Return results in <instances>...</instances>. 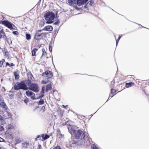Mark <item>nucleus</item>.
Segmentation results:
<instances>
[{"instance_id": "obj_47", "label": "nucleus", "mask_w": 149, "mask_h": 149, "mask_svg": "<svg viewBox=\"0 0 149 149\" xmlns=\"http://www.w3.org/2000/svg\"><path fill=\"white\" fill-rule=\"evenodd\" d=\"M30 97H31V98L32 100H36V98L34 96H31Z\"/></svg>"}, {"instance_id": "obj_42", "label": "nucleus", "mask_w": 149, "mask_h": 149, "mask_svg": "<svg viewBox=\"0 0 149 149\" xmlns=\"http://www.w3.org/2000/svg\"><path fill=\"white\" fill-rule=\"evenodd\" d=\"M27 99H24V102L26 104H27L28 102V100L27 98Z\"/></svg>"}, {"instance_id": "obj_58", "label": "nucleus", "mask_w": 149, "mask_h": 149, "mask_svg": "<svg viewBox=\"0 0 149 149\" xmlns=\"http://www.w3.org/2000/svg\"><path fill=\"white\" fill-rule=\"evenodd\" d=\"M3 120V118L2 117L1 115H0V121H1L2 120Z\"/></svg>"}, {"instance_id": "obj_41", "label": "nucleus", "mask_w": 149, "mask_h": 149, "mask_svg": "<svg viewBox=\"0 0 149 149\" xmlns=\"http://www.w3.org/2000/svg\"><path fill=\"white\" fill-rule=\"evenodd\" d=\"M55 18H56V19H57L58 18V11H56V12H55Z\"/></svg>"}, {"instance_id": "obj_50", "label": "nucleus", "mask_w": 149, "mask_h": 149, "mask_svg": "<svg viewBox=\"0 0 149 149\" xmlns=\"http://www.w3.org/2000/svg\"><path fill=\"white\" fill-rule=\"evenodd\" d=\"M9 96L11 98L13 97L14 96V95L12 94H10L9 95Z\"/></svg>"}, {"instance_id": "obj_51", "label": "nucleus", "mask_w": 149, "mask_h": 149, "mask_svg": "<svg viewBox=\"0 0 149 149\" xmlns=\"http://www.w3.org/2000/svg\"><path fill=\"white\" fill-rule=\"evenodd\" d=\"M40 93V94H41V95H44V93H45V91H42L41 90Z\"/></svg>"}, {"instance_id": "obj_14", "label": "nucleus", "mask_w": 149, "mask_h": 149, "mask_svg": "<svg viewBox=\"0 0 149 149\" xmlns=\"http://www.w3.org/2000/svg\"><path fill=\"white\" fill-rule=\"evenodd\" d=\"M27 76L28 77L27 79L28 80H30L31 81L34 79V77L31 72H28L27 74Z\"/></svg>"}, {"instance_id": "obj_27", "label": "nucleus", "mask_w": 149, "mask_h": 149, "mask_svg": "<svg viewBox=\"0 0 149 149\" xmlns=\"http://www.w3.org/2000/svg\"><path fill=\"white\" fill-rule=\"evenodd\" d=\"M91 149H99L94 144L91 145Z\"/></svg>"}, {"instance_id": "obj_60", "label": "nucleus", "mask_w": 149, "mask_h": 149, "mask_svg": "<svg viewBox=\"0 0 149 149\" xmlns=\"http://www.w3.org/2000/svg\"><path fill=\"white\" fill-rule=\"evenodd\" d=\"M41 136V135L40 136V135H38L36 136V138H37L38 139V138H39Z\"/></svg>"}, {"instance_id": "obj_34", "label": "nucleus", "mask_w": 149, "mask_h": 149, "mask_svg": "<svg viewBox=\"0 0 149 149\" xmlns=\"http://www.w3.org/2000/svg\"><path fill=\"white\" fill-rule=\"evenodd\" d=\"M45 106H42V107L40 109V111H42L43 112H45Z\"/></svg>"}, {"instance_id": "obj_45", "label": "nucleus", "mask_w": 149, "mask_h": 149, "mask_svg": "<svg viewBox=\"0 0 149 149\" xmlns=\"http://www.w3.org/2000/svg\"><path fill=\"white\" fill-rule=\"evenodd\" d=\"M49 51L51 52H52V47H49Z\"/></svg>"}, {"instance_id": "obj_46", "label": "nucleus", "mask_w": 149, "mask_h": 149, "mask_svg": "<svg viewBox=\"0 0 149 149\" xmlns=\"http://www.w3.org/2000/svg\"><path fill=\"white\" fill-rule=\"evenodd\" d=\"M53 149H61V148L59 146H56Z\"/></svg>"}, {"instance_id": "obj_11", "label": "nucleus", "mask_w": 149, "mask_h": 149, "mask_svg": "<svg viewBox=\"0 0 149 149\" xmlns=\"http://www.w3.org/2000/svg\"><path fill=\"white\" fill-rule=\"evenodd\" d=\"M53 28L52 26L47 25L45 26L42 30H45L47 31L51 32L53 31Z\"/></svg>"}, {"instance_id": "obj_13", "label": "nucleus", "mask_w": 149, "mask_h": 149, "mask_svg": "<svg viewBox=\"0 0 149 149\" xmlns=\"http://www.w3.org/2000/svg\"><path fill=\"white\" fill-rule=\"evenodd\" d=\"M52 89V85L51 83H50L47 84L46 86V88L45 91L46 92H47L48 91Z\"/></svg>"}, {"instance_id": "obj_8", "label": "nucleus", "mask_w": 149, "mask_h": 149, "mask_svg": "<svg viewBox=\"0 0 149 149\" xmlns=\"http://www.w3.org/2000/svg\"><path fill=\"white\" fill-rule=\"evenodd\" d=\"M0 107L4 109L5 111H6L8 109L6 104L5 103L2 97L0 95Z\"/></svg>"}, {"instance_id": "obj_36", "label": "nucleus", "mask_w": 149, "mask_h": 149, "mask_svg": "<svg viewBox=\"0 0 149 149\" xmlns=\"http://www.w3.org/2000/svg\"><path fill=\"white\" fill-rule=\"evenodd\" d=\"M12 33L14 35H17L19 34L18 32L17 31H13Z\"/></svg>"}, {"instance_id": "obj_43", "label": "nucleus", "mask_w": 149, "mask_h": 149, "mask_svg": "<svg viewBox=\"0 0 149 149\" xmlns=\"http://www.w3.org/2000/svg\"><path fill=\"white\" fill-rule=\"evenodd\" d=\"M0 142H5L4 140L2 138L0 137Z\"/></svg>"}, {"instance_id": "obj_52", "label": "nucleus", "mask_w": 149, "mask_h": 149, "mask_svg": "<svg viewBox=\"0 0 149 149\" xmlns=\"http://www.w3.org/2000/svg\"><path fill=\"white\" fill-rule=\"evenodd\" d=\"M62 107H63L64 108V109H65V108H66L67 107H68V105H62Z\"/></svg>"}, {"instance_id": "obj_7", "label": "nucleus", "mask_w": 149, "mask_h": 149, "mask_svg": "<svg viewBox=\"0 0 149 149\" xmlns=\"http://www.w3.org/2000/svg\"><path fill=\"white\" fill-rule=\"evenodd\" d=\"M4 25L11 30L14 29L13 27L15 26V25L8 20L5 21Z\"/></svg>"}, {"instance_id": "obj_1", "label": "nucleus", "mask_w": 149, "mask_h": 149, "mask_svg": "<svg viewBox=\"0 0 149 149\" xmlns=\"http://www.w3.org/2000/svg\"><path fill=\"white\" fill-rule=\"evenodd\" d=\"M88 1H68L69 4L74 7L77 10H83L84 9L88 8Z\"/></svg>"}, {"instance_id": "obj_16", "label": "nucleus", "mask_w": 149, "mask_h": 149, "mask_svg": "<svg viewBox=\"0 0 149 149\" xmlns=\"http://www.w3.org/2000/svg\"><path fill=\"white\" fill-rule=\"evenodd\" d=\"M134 83L132 82L126 83L125 84V87L127 88H128L131 87L134 85Z\"/></svg>"}, {"instance_id": "obj_57", "label": "nucleus", "mask_w": 149, "mask_h": 149, "mask_svg": "<svg viewBox=\"0 0 149 149\" xmlns=\"http://www.w3.org/2000/svg\"><path fill=\"white\" fill-rule=\"evenodd\" d=\"M11 126V125H8V128L10 129H12V127Z\"/></svg>"}, {"instance_id": "obj_30", "label": "nucleus", "mask_w": 149, "mask_h": 149, "mask_svg": "<svg viewBox=\"0 0 149 149\" xmlns=\"http://www.w3.org/2000/svg\"><path fill=\"white\" fill-rule=\"evenodd\" d=\"M49 82V81L48 80V79H47V81H45L44 80H42L41 81V84H46L47 83Z\"/></svg>"}, {"instance_id": "obj_19", "label": "nucleus", "mask_w": 149, "mask_h": 149, "mask_svg": "<svg viewBox=\"0 0 149 149\" xmlns=\"http://www.w3.org/2000/svg\"><path fill=\"white\" fill-rule=\"evenodd\" d=\"M38 49L37 48H34L31 51L32 56H35L36 55V52L37 51Z\"/></svg>"}, {"instance_id": "obj_2", "label": "nucleus", "mask_w": 149, "mask_h": 149, "mask_svg": "<svg viewBox=\"0 0 149 149\" xmlns=\"http://www.w3.org/2000/svg\"><path fill=\"white\" fill-rule=\"evenodd\" d=\"M32 83V81L26 79L21 81L20 82H16L14 86L15 90H18L19 89L24 91L28 90L29 86Z\"/></svg>"}, {"instance_id": "obj_38", "label": "nucleus", "mask_w": 149, "mask_h": 149, "mask_svg": "<svg viewBox=\"0 0 149 149\" xmlns=\"http://www.w3.org/2000/svg\"><path fill=\"white\" fill-rule=\"evenodd\" d=\"M4 129L3 127L2 126H0V132L4 131Z\"/></svg>"}, {"instance_id": "obj_17", "label": "nucleus", "mask_w": 149, "mask_h": 149, "mask_svg": "<svg viewBox=\"0 0 149 149\" xmlns=\"http://www.w3.org/2000/svg\"><path fill=\"white\" fill-rule=\"evenodd\" d=\"M65 124L67 125L71 126L73 125V122L70 120H68L65 123Z\"/></svg>"}, {"instance_id": "obj_3", "label": "nucleus", "mask_w": 149, "mask_h": 149, "mask_svg": "<svg viewBox=\"0 0 149 149\" xmlns=\"http://www.w3.org/2000/svg\"><path fill=\"white\" fill-rule=\"evenodd\" d=\"M44 16L47 21L46 23L50 24L53 22V20L55 18V13L52 11H49L45 14Z\"/></svg>"}, {"instance_id": "obj_23", "label": "nucleus", "mask_w": 149, "mask_h": 149, "mask_svg": "<svg viewBox=\"0 0 149 149\" xmlns=\"http://www.w3.org/2000/svg\"><path fill=\"white\" fill-rule=\"evenodd\" d=\"M25 36L27 40H29L31 39V36L30 34L26 33Z\"/></svg>"}, {"instance_id": "obj_37", "label": "nucleus", "mask_w": 149, "mask_h": 149, "mask_svg": "<svg viewBox=\"0 0 149 149\" xmlns=\"http://www.w3.org/2000/svg\"><path fill=\"white\" fill-rule=\"evenodd\" d=\"M94 3V1H90L89 5H90V6H92V5Z\"/></svg>"}, {"instance_id": "obj_44", "label": "nucleus", "mask_w": 149, "mask_h": 149, "mask_svg": "<svg viewBox=\"0 0 149 149\" xmlns=\"http://www.w3.org/2000/svg\"><path fill=\"white\" fill-rule=\"evenodd\" d=\"M5 55L6 57H9V54L8 52H6L5 53Z\"/></svg>"}, {"instance_id": "obj_29", "label": "nucleus", "mask_w": 149, "mask_h": 149, "mask_svg": "<svg viewBox=\"0 0 149 149\" xmlns=\"http://www.w3.org/2000/svg\"><path fill=\"white\" fill-rule=\"evenodd\" d=\"M20 142L19 139H15V144L16 145L18 143H19Z\"/></svg>"}, {"instance_id": "obj_48", "label": "nucleus", "mask_w": 149, "mask_h": 149, "mask_svg": "<svg viewBox=\"0 0 149 149\" xmlns=\"http://www.w3.org/2000/svg\"><path fill=\"white\" fill-rule=\"evenodd\" d=\"M7 66H8L10 67V64L8 62L6 63V67Z\"/></svg>"}, {"instance_id": "obj_18", "label": "nucleus", "mask_w": 149, "mask_h": 149, "mask_svg": "<svg viewBox=\"0 0 149 149\" xmlns=\"http://www.w3.org/2000/svg\"><path fill=\"white\" fill-rule=\"evenodd\" d=\"M25 93L28 97H30L32 96L33 94V92L29 90H26Z\"/></svg>"}, {"instance_id": "obj_5", "label": "nucleus", "mask_w": 149, "mask_h": 149, "mask_svg": "<svg viewBox=\"0 0 149 149\" xmlns=\"http://www.w3.org/2000/svg\"><path fill=\"white\" fill-rule=\"evenodd\" d=\"M28 88L31 91L36 93L39 91L40 90L39 86L37 83H32Z\"/></svg>"}, {"instance_id": "obj_35", "label": "nucleus", "mask_w": 149, "mask_h": 149, "mask_svg": "<svg viewBox=\"0 0 149 149\" xmlns=\"http://www.w3.org/2000/svg\"><path fill=\"white\" fill-rule=\"evenodd\" d=\"M44 95H41L36 98V100L42 99L44 96Z\"/></svg>"}, {"instance_id": "obj_39", "label": "nucleus", "mask_w": 149, "mask_h": 149, "mask_svg": "<svg viewBox=\"0 0 149 149\" xmlns=\"http://www.w3.org/2000/svg\"><path fill=\"white\" fill-rule=\"evenodd\" d=\"M5 21V20H0V24L4 25Z\"/></svg>"}, {"instance_id": "obj_56", "label": "nucleus", "mask_w": 149, "mask_h": 149, "mask_svg": "<svg viewBox=\"0 0 149 149\" xmlns=\"http://www.w3.org/2000/svg\"><path fill=\"white\" fill-rule=\"evenodd\" d=\"M45 86H43L42 87V90H41L42 91H45Z\"/></svg>"}, {"instance_id": "obj_4", "label": "nucleus", "mask_w": 149, "mask_h": 149, "mask_svg": "<svg viewBox=\"0 0 149 149\" xmlns=\"http://www.w3.org/2000/svg\"><path fill=\"white\" fill-rule=\"evenodd\" d=\"M75 138L76 139L81 140L85 139V132L80 130H76L74 134Z\"/></svg>"}, {"instance_id": "obj_59", "label": "nucleus", "mask_w": 149, "mask_h": 149, "mask_svg": "<svg viewBox=\"0 0 149 149\" xmlns=\"http://www.w3.org/2000/svg\"><path fill=\"white\" fill-rule=\"evenodd\" d=\"M42 31H43V30H42H42L40 29V30H39L38 31H36V32H38L39 33V32H41Z\"/></svg>"}, {"instance_id": "obj_54", "label": "nucleus", "mask_w": 149, "mask_h": 149, "mask_svg": "<svg viewBox=\"0 0 149 149\" xmlns=\"http://www.w3.org/2000/svg\"><path fill=\"white\" fill-rule=\"evenodd\" d=\"M41 147H42L41 145L40 144H39L38 145V148L37 149H41Z\"/></svg>"}, {"instance_id": "obj_25", "label": "nucleus", "mask_w": 149, "mask_h": 149, "mask_svg": "<svg viewBox=\"0 0 149 149\" xmlns=\"http://www.w3.org/2000/svg\"><path fill=\"white\" fill-rule=\"evenodd\" d=\"M122 35H119V36L118 38L116 40V46H117V45H118V43L119 42V40H120V38H121V37H122Z\"/></svg>"}, {"instance_id": "obj_62", "label": "nucleus", "mask_w": 149, "mask_h": 149, "mask_svg": "<svg viewBox=\"0 0 149 149\" xmlns=\"http://www.w3.org/2000/svg\"><path fill=\"white\" fill-rule=\"evenodd\" d=\"M32 96H34V97H35V94L33 92V94Z\"/></svg>"}, {"instance_id": "obj_31", "label": "nucleus", "mask_w": 149, "mask_h": 149, "mask_svg": "<svg viewBox=\"0 0 149 149\" xmlns=\"http://www.w3.org/2000/svg\"><path fill=\"white\" fill-rule=\"evenodd\" d=\"M5 61V60L4 59H2L1 61H0V67L2 66Z\"/></svg>"}, {"instance_id": "obj_53", "label": "nucleus", "mask_w": 149, "mask_h": 149, "mask_svg": "<svg viewBox=\"0 0 149 149\" xmlns=\"http://www.w3.org/2000/svg\"><path fill=\"white\" fill-rule=\"evenodd\" d=\"M134 23H135V24H137L138 25H139V26H142L143 28H146L145 27H144V26H142L141 24H138V23H135V22H134Z\"/></svg>"}, {"instance_id": "obj_9", "label": "nucleus", "mask_w": 149, "mask_h": 149, "mask_svg": "<svg viewBox=\"0 0 149 149\" xmlns=\"http://www.w3.org/2000/svg\"><path fill=\"white\" fill-rule=\"evenodd\" d=\"M42 76L46 77L47 76L48 77L47 79H48L52 77L53 76L52 72L49 70H46L45 72L42 73Z\"/></svg>"}, {"instance_id": "obj_21", "label": "nucleus", "mask_w": 149, "mask_h": 149, "mask_svg": "<svg viewBox=\"0 0 149 149\" xmlns=\"http://www.w3.org/2000/svg\"><path fill=\"white\" fill-rule=\"evenodd\" d=\"M29 142H24L22 143V146L25 148H27V146L29 145Z\"/></svg>"}, {"instance_id": "obj_15", "label": "nucleus", "mask_w": 149, "mask_h": 149, "mask_svg": "<svg viewBox=\"0 0 149 149\" xmlns=\"http://www.w3.org/2000/svg\"><path fill=\"white\" fill-rule=\"evenodd\" d=\"M41 136L42 138L43 141H45L47 139L49 138L50 137V135H49L47 134H42Z\"/></svg>"}, {"instance_id": "obj_12", "label": "nucleus", "mask_w": 149, "mask_h": 149, "mask_svg": "<svg viewBox=\"0 0 149 149\" xmlns=\"http://www.w3.org/2000/svg\"><path fill=\"white\" fill-rule=\"evenodd\" d=\"M67 128L68 129V132L71 134H72V133L74 134V132H75L76 130L75 129L74 126H70V127H68Z\"/></svg>"}, {"instance_id": "obj_61", "label": "nucleus", "mask_w": 149, "mask_h": 149, "mask_svg": "<svg viewBox=\"0 0 149 149\" xmlns=\"http://www.w3.org/2000/svg\"><path fill=\"white\" fill-rule=\"evenodd\" d=\"M39 108V107H38V106H36V107H35V109H34V111H35V110L36 109H37V108Z\"/></svg>"}, {"instance_id": "obj_20", "label": "nucleus", "mask_w": 149, "mask_h": 149, "mask_svg": "<svg viewBox=\"0 0 149 149\" xmlns=\"http://www.w3.org/2000/svg\"><path fill=\"white\" fill-rule=\"evenodd\" d=\"M14 75L15 79V80H17L19 79V74L17 73V71H15L14 72Z\"/></svg>"}, {"instance_id": "obj_10", "label": "nucleus", "mask_w": 149, "mask_h": 149, "mask_svg": "<svg viewBox=\"0 0 149 149\" xmlns=\"http://www.w3.org/2000/svg\"><path fill=\"white\" fill-rule=\"evenodd\" d=\"M2 38L4 39H6L7 37L6 35V34L4 31L3 29V27L0 25V40Z\"/></svg>"}, {"instance_id": "obj_24", "label": "nucleus", "mask_w": 149, "mask_h": 149, "mask_svg": "<svg viewBox=\"0 0 149 149\" xmlns=\"http://www.w3.org/2000/svg\"><path fill=\"white\" fill-rule=\"evenodd\" d=\"M45 21L44 19H43V21H40L39 23L40 26L41 27H43L45 24Z\"/></svg>"}, {"instance_id": "obj_64", "label": "nucleus", "mask_w": 149, "mask_h": 149, "mask_svg": "<svg viewBox=\"0 0 149 149\" xmlns=\"http://www.w3.org/2000/svg\"><path fill=\"white\" fill-rule=\"evenodd\" d=\"M37 139H37V138L36 137V138H35V140H36V141L37 140Z\"/></svg>"}, {"instance_id": "obj_32", "label": "nucleus", "mask_w": 149, "mask_h": 149, "mask_svg": "<svg viewBox=\"0 0 149 149\" xmlns=\"http://www.w3.org/2000/svg\"><path fill=\"white\" fill-rule=\"evenodd\" d=\"M116 91V90L113 89V88H111V94H114Z\"/></svg>"}, {"instance_id": "obj_63", "label": "nucleus", "mask_w": 149, "mask_h": 149, "mask_svg": "<svg viewBox=\"0 0 149 149\" xmlns=\"http://www.w3.org/2000/svg\"><path fill=\"white\" fill-rule=\"evenodd\" d=\"M56 91V90L55 89H54L53 91H52L53 93L55 91Z\"/></svg>"}, {"instance_id": "obj_22", "label": "nucleus", "mask_w": 149, "mask_h": 149, "mask_svg": "<svg viewBox=\"0 0 149 149\" xmlns=\"http://www.w3.org/2000/svg\"><path fill=\"white\" fill-rule=\"evenodd\" d=\"M44 100L41 99L38 102H37V103L38 105H42L44 103Z\"/></svg>"}, {"instance_id": "obj_55", "label": "nucleus", "mask_w": 149, "mask_h": 149, "mask_svg": "<svg viewBox=\"0 0 149 149\" xmlns=\"http://www.w3.org/2000/svg\"><path fill=\"white\" fill-rule=\"evenodd\" d=\"M15 65L13 63H11L10 64V67H12L14 66Z\"/></svg>"}, {"instance_id": "obj_49", "label": "nucleus", "mask_w": 149, "mask_h": 149, "mask_svg": "<svg viewBox=\"0 0 149 149\" xmlns=\"http://www.w3.org/2000/svg\"><path fill=\"white\" fill-rule=\"evenodd\" d=\"M57 32V30H56L55 31H53V36H54L56 35V33Z\"/></svg>"}, {"instance_id": "obj_28", "label": "nucleus", "mask_w": 149, "mask_h": 149, "mask_svg": "<svg viewBox=\"0 0 149 149\" xmlns=\"http://www.w3.org/2000/svg\"><path fill=\"white\" fill-rule=\"evenodd\" d=\"M77 142H78V141L77 140H73L72 141V143L71 145V146H70L71 147H72V145H73L74 144H75V145L77 143Z\"/></svg>"}, {"instance_id": "obj_26", "label": "nucleus", "mask_w": 149, "mask_h": 149, "mask_svg": "<svg viewBox=\"0 0 149 149\" xmlns=\"http://www.w3.org/2000/svg\"><path fill=\"white\" fill-rule=\"evenodd\" d=\"M42 56L40 57V59H41L42 58V57H43V56L45 55H45H46V52L45 49L44 48H43L42 49Z\"/></svg>"}, {"instance_id": "obj_6", "label": "nucleus", "mask_w": 149, "mask_h": 149, "mask_svg": "<svg viewBox=\"0 0 149 149\" xmlns=\"http://www.w3.org/2000/svg\"><path fill=\"white\" fill-rule=\"evenodd\" d=\"M46 33L47 34V33H40L38 32H36L34 35V39L36 40H39L43 39V37L45 36Z\"/></svg>"}, {"instance_id": "obj_40", "label": "nucleus", "mask_w": 149, "mask_h": 149, "mask_svg": "<svg viewBox=\"0 0 149 149\" xmlns=\"http://www.w3.org/2000/svg\"><path fill=\"white\" fill-rule=\"evenodd\" d=\"M53 46V44L52 43V40H51V41L50 42L49 47H52Z\"/></svg>"}, {"instance_id": "obj_33", "label": "nucleus", "mask_w": 149, "mask_h": 149, "mask_svg": "<svg viewBox=\"0 0 149 149\" xmlns=\"http://www.w3.org/2000/svg\"><path fill=\"white\" fill-rule=\"evenodd\" d=\"M60 21L59 19L57 20L54 23V25H58L60 23Z\"/></svg>"}]
</instances>
